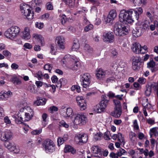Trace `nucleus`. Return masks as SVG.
<instances>
[{"instance_id": "1", "label": "nucleus", "mask_w": 158, "mask_h": 158, "mask_svg": "<svg viewBox=\"0 0 158 158\" xmlns=\"http://www.w3.org/2000/svg\"><path fill=\"white\" fill-rule=\"evenodd\" d=\"M133 9H131L125 11H121L119 16L120 22L126 24L133 22L135 18L133 15Z\"/></svg>"}, {"instance_id": "2", "label": "nucleus", "mask_w": 158, "mask_h": 158, "mask_svg": "<svg viewBox=\"0 0 158 158\" xmlns=\"http://www.w3.org/2000/svg\"><path fill=\"white\" fill-rule=\"evenodd\" d=\"M20 10L22 15L25 18H27L29 20H31L33 18V12L28 5L25 3L21 4Z\"/></svg>"}, {"instance_id": "3", "label": "nucleus", "mask_w": 158, "mask_h": 158, "mask_svg": "<svg viewBox=\"0 0 158 158\" xmlns=\"http://www.w3.org/2000/svg\"><path fill=\"white\" fill-rule=\"evenodd\" d=\"M20 29L16 26H13L7 29L4 32L5 36L8 39L13 40L19 35Z\"/></svg>"}, {"instance_id": "4", "label": "nucleus", "mask_w": 158, "mask_h": 158, "mask_svg": "<svg viewBox=\"0 0 158 158\" xmlns=\"http://www.w3.org/2000/svg\"><path fill=\"white\" fill-rule=\"evenodd\" d=\"M62 61L63 64H65L68 62L69 64L73 66L74 69L80 67V62L79 61L78 59L76 57L73 56L72 57L69 55H65Z\"/></svg>"}, {"instance_id": "5", "label": "nucleus", "mask_w": 158, "mask_h": 158, "mask_svg": "<svg viewBox=\"0 0 158 158\" xmlns=\"http://www.w3.org/2000/svg\"><path fill=\"white\" fill-rule=\"evenodd\" d=\"M114 31L116 35L122 36L127 34L128 29L122 24L116 23L114 24Z\"/></svg>"}, {"instance_id": "6", "label": "nucleus", "mask_w": 158, "mask_h": 158, "mask_svg": "<svg viewBox=\"0 0 158 158\" xmlns=\"http://www.w3.org/2000/svg\"><path fill=\"white\" fill-rule=\"evenodd\" d=\"M45 151L47 153H52L55 150V145L53 141L49 139L45 140L43 143Z\"/></svg>"}, {"instance_id": "7", "label": "nucleus", "mask_w": 158, "mask_h": 158, "mask_svg": "<svg viewBox=\"0 0 158 158\" xmlns=\"http://www.w3.org/2000/svg\"><path fill=\"white\" fill-rule=\"evenodd\" d=\"M87 118L83 113L77 114L73 116V123L76 125H81L86 123Z\"/></svg>"}, {"instance_id": "8", "label": "nucleus", "mask_w": 158, "mask_h": 158, "mask_svg": "<svg viewBox=\"0 0 158 158\" xmlns=\"http://www.w3.org/2000/svg\"><path fill=\"white\" fill-rule=\"evenodd\" d=\"M34 114L24 113L19 112L18 114V118L15 120V122L17 124H21L23 121H28L31 119Z\"/></svg>"}, {"instance_id": "9", "label": "nucleus", "mask_w": 158, "mask_h": 158, "mask_svg": "<svg viewBox=\"0 0 158 158\" xmlns=\"http://www.w3.org/2000/svg\"><path fill=\"white\" fill-rule=\"evenodd\" d=\"M103 40L105 42L108 43H112L114 41V35L112 32H105L103 35Z\"/></svg>"}, {"instance_id": "10", "label": "nucleus", "mask_w": 158, "mask_h": 158, "mask_svg": "<svg viewBox=\"0 0 158 158\" xmlns=\"http://www.w3.org/2000/svg\"><path fill=\"white\" fill-rule=\"evenodd\" d=\"M81 85L83 87L87 88L88 87L90 83L91 76L88 73H86L81 75Z\"/></svg>"}, {"instance_id": "11", "label": "nucleus", "mask_w": 158, "mask_h": 158, "mask_svg": "<svg viewBox=\"0 0 158 158\" xmlns=\"http://www.w3.org/2000/svg\"><path fill=\"white\" fill-rule=\"evenodd\" d=\"M4 145L5 147L11 152H14L16 153H18L19 152V147L13 143L6 141L4 143Z\"/></svg>"}, {"instance_id": "12", "label": "nucleus", "mask_w": 158, "mask_h": 158, "mask_svg": "<svg viewBox=\"0 0 158 158\" xmlns=\"http://www.w3.org/2000/svg\"><path fill=\"white\" fill-rule=\"evenodd\" d=\"M4 145L5 147L11 152H14L16 153H18L19 152V147L13 143L6 141L4 143Z\"/></svg>"}, {"instance_id": "13", "label": "nucleus", "mask_w": 158, "mask_h": 158, "mask_svg": "<svg viewBox=\"0 0 158 158\" xmlns=\"http://www.w3.org/2000/svg\"><path fill=\"white\" fill-rule=\"evenodd\" d=\"M4 145L5 147L11 152H14L16 153H18L19 152V147L13 143L6 141L4 143Z\"/></svg>"}, {"instance_id": "14", "label": "nucleus", "mask_w": 158, "mask_h": 158, "mask_svg": "<svg viewBox=\"0 0 158 158\" xmlns=\"http://www.w3.org/2000/svg\"><path fill=\"white\" fill-rule=\"evenodd\" d=\"M1 135L0 139L2 141H6L10 139L12 136V134L9 130H5L4 131H0Z\"/></svg>"}, {"instance_id": "15", "label": "nucleus", "mask_w": 158, "mask_h": 158, "mask_svg": "<svg viewBox=\"0 0 158 158\" xmlns=\"http://www.w3.org/2000/svg\"><path fill=\"white\" fill-rule=\"evenodd\" d=\"M75 140L77 144H82L87 142L88 140V136L86 134H79L76 136Z\"/></svg>"}, {"instance_id": "16", "label": "nucleus", "mask_w": 158, "mask_h": 158, "mask_svg": "<svg viewBox=\"0 0 158 158\" xmlns=\"http://www.w3.org/2000/svg\"><path fill=\"white\" fill-rule=\"evenodd\" d=\"M33 38L34 40L41 45V46H44L45 44V41L44 38L42 36L37 34H33Z\"/></svg>"}, {"instance_id": "17", "label": "nucleus", "mask_w": 158, "mask_h": 158, "mask_svg": "<svg viewBox=\"0 0 158 158\" xmlns=\"http://www.w3.org/2000/svg\"><path fill=\"white\" fill-rule=\"evenodd\" d=\"M147 67L150 69L152 72H155L158 70L156 63L152 60H150L147 63Z\"/></svg>"}, {"instance_id": "18", "label": "nucleus", "mask_w": 158, "mask_h": 158, "mask_svg": "<svg viewBox=\"0 0 158 158\" xmlns=\"http://www.w3.org/2000/svg\"><path fill=\"white\" fill-rule=\"evenodd\" d=\"M12 95V93L10 91H5L2 93H0V100H6L11 97Z\"/></svg>"}, {"instance_id": "19", "label": "nucleus", "mask_w": 158, "mask_h": 158, "mask_svg": "<svg viewBox=\"0 0 158 158\" xmlns=\"http://www.w3.org/2000/svg\"><path fill=\"white\" fill-rule=\"evenodd\" d=\"M131 49L136 54L143 53V52H142L141 49V46L138 43H135L132 44Z\"/></svg>"}, {"instance_id": "20", "label": "nucleus", "mask_w": 158, "mask_h": 158, "mask_svg": "<svg viewBox=\"0 0 158 158\" xmlns=\"http://www.w3.org/2000/svg\"><path fill=\"white\" fill-rule=\"evenodd\" d=\"M112 138L114 140H116L118 138V140L121 143H123L124 145L125 144V141L124 138L123 136L122 135L121 133H118V134H114L112 136Z\"/></svg>"}, {"instance_id": "21", "label": "nucleus", "mask_w": 158, "mask_h": 158, "mask_svg": "<svg viewBox=\"0 0 158 158\" xmlns=\"http://www.w3.org/2000/svg\"><path fill=\"white\" fill-rule=\"evenodd\" d=\"M93 52L92 48L88 44H85L82 50V54L84 56L90 54Z\"/></svg>"}, {"instance_id": "22", "label": "nucleus", "mask_w": 158, "mask_h": 158, "mask_svg": "<svg viewBox=\"0 0 158 158\" xmlns=\"http://www.w3.org/2000/svg\"><path fill=\"white\" fill-rule=\"evenodd\" d=\"M56 40L57 41L58 47L62 49H64L65 48V46L64 38L61 36H58L56 37Z\"/></svg>"}, {"instance_id": "23", "label": "nucleus", "mask_w": 158, "mask_h": 158, "mask_svg": "<svg viewBox=\"0 0 158 158\" xmlns=\"http://www.w3.org/2000/svg\"><path fill=\"white\" fill-rule=\"evenodd\" d=\"M73 114V113L72 109L71 108H68L63 113V116L64 118H68L69 117H72Z\"/></svg>"}, {"instance_id": "24", "label": "nucleus", "mask_w": 158, "mask_h": 158, "mask_svg": "<svg viewBox=\"0 0 158 158\" xmlns=\"http://www.w3.org/2000/svg\"><path fill=\"white\" fill-rule=\"evenodd\" d=\"M96 75L98 79L102 80L105 77L106 72L102 69H99L97 71Z\"/></svg>"}, {"instance_id": "25", "label": "nucleus", "mask_w": 158, "mask_h": 158, "mask_svg": "<svg viewBox=\"0 0 158 158\" xmlns=\"http://www.w3.org/2000/svg\"><path fill=\"white\" fill-rule=\"evenodd\" d=\"M30 29L28 27H25L23 32L22 37L25 40H28L31 38Z\"/></svg>"}, {"instance_id": "26", "label": "nucleus", "mask_w": 158, "mask_h": 158, "mask_svg": "<svg viewBox=\"0 0 158 158\" xmlns=\"http://www.w3.org/2000/svg\"><path fill=\"white\" fill-rule=\"evenodd\" d=\"M143 12V9L141 7L136 8L135 10H133V15L135 17V19L138 20L139 17V15L141 14Z\"/></svg>"}, {"instance_id": "27", "label": "nucleus", "mask_w": 158, "mask_h": 158, "mask_svg": "<svg viewBox=\"0 0 158 158\" xmlns=\"http://www.w3.org/2000/svg\"><path fill=\"white\" fill-rule=\"evenodd\" d=\"M22 112L24 113H27L32 114H34V111L31 107L27 106H25L23 107L19 112Z\"/></svg>"}, {"instance_id": "28", "label": "nucleus", "mask_w": 158, "mask_h": 158, "mask_svg": "<svg viewBox=\"0 0 158 158\" xmlns=\"http://www.w3.org/2000/svg\"><path fill=\"white\" fill-rule=\"evenodd\" d=\"M132 33L133 35L135 37L141 36L143 33L139 27H137L133 30Z\"/></svg>"}, {"instance_id": "29", "label": "nucleus", "mask_w": 158, "mask_h": 158, "mask_svg": "<svg viewBox=\"0 0 158 158\" xmlns=\"http://www.w3.org/2000/svg\"><path fill=\"white\" fill-rule=\"evenodd\" d=\"M46 102L45 98L38 97L37 100L34 102V104L35 105L38 106L44 105L45 104Z\"/></svg>"}, {"instance_id": "30", "label": "nucleus", "mask_w": 158, "mask_h": 158, "mask_svg": "<svg viewBox=\"0 0 158 158\" xmlns=\"http://www.w3.org/2000/svg\"><path fill=\"white\" fill-rule=\"evenodd\" d=\"M101 149L98 145L93 146L91 148V152L94 156H97L96 155L100 153Z\"/></svg>"}, {"instance_id": "31", "label": "nucleus", "mask_w": 158, "mask_h": 158, "mask_svg": "<svg viewBox=\"0 0 158 158\" xmlns=\"http://www.w3.org/2000/svg\"><path fill=\"white\" fill-rule=\"evenodd\" d=\"M149 134L150 138H152L153 136L155 137L158 136V127H153L150 130Z\"/></svg>"}, {"instance_id": "32", "label": "nucleus", "mask_w": 158, "mask_h": 158, "mask_svg": "<svg viewBox=\"0 0 158 158\" xmlns=\"http://www.w3.org/2000/svg\"><path fill=\"white\" fill-rule=\"evenodd\" d=\"M122 112V108H114V110L111 113V114L114 117L118 118L120 116Z\"/></svg>"}, {"instance_id": "33", "label": "nucleus", "mask_w": 158, "mask_h": 158, "mask_svg": "<svg viewBox=\"0 0 158 158\" xmlns=\"http://www.w3.org/2000/svg\"><path fill=\"white\" fill-rule=\"evenodd\" d=\"M64 152H71L72 154H74L76 153V151L73 147L69 145H66L64 148Z\"/></svg>"}, {"instance_id": "34", "label": "nucleus", "mask_w": 158, "mask_h": 158, "mask_svg": "<svg viewBox=\"0 0 158 158\" xmlns=\"http://www.w3.org/2000/svg\"><path fill=\"white\" fill-rule=\"evenodd\" d=\"M94 110L97 113H100L105 110L104 108L102 107L100 103L97 104L94 107Z\"/></svg>"}, {"instance_id": "35", "label": "nucleus", "mask_w": 158, "mask_h": 158, "mask_svg": "<svg viewBox=\"0 0 158 158\" xmlns=\"http://www.w3.org/2000/svg\"><path fill=\"white\" fill-rule=\"evenodd\" d=\"M11 81L14 84L16 85H20L22 83L21 80L16 76H14L11 78Z\"/></svg>"}, {"instance_id": "36", "label": "nucleus", "mask_w": 158, "mask_h": 158, "mask_svg": "<svg viewBox=\"0 0 158 158\" xmlns=\"http://www.w3.org/2000/svg\"><path fill=\"white\" fill-rule=\"evenodd\" d=\"M102 135V134L100 132L96 133V134H94L93 136L94 140L97 141L101 140Z\"/></svg>"}, {"instance_id": "37", "label": "nucleus", "mask_w": 158, "mask_h": 158, "mask_svg": "<svg viewBox=\"0 0 158 158\" xmlns=\"http://www.w3.org/2000/svg\"><path fill=\"white\" fill-rule=\"evenodd\" d=\"M136 136V134L132 131H131L129 133V138L132 142L134 143L135 142Z\"/></svg>"}, {"instance_id": "38", "label": "nucleus", "mask_w": 158, "mask_h": 158, "mask_svg": "<svg viewBox=\"0 0 158 158\" xmlns=\"http://www.w3.org/2000/svg\"><path fill=\"white\" fill-rule=\"evenodd\" d=\"M153 87L152 85L147 86L145 92V95L147 96H149L152 92V89Z\"/></svg>"}, {"instance_id": "39", "label": "nucleus", "mask_w": 158, "mask_h": 158, "mask_svg": "<svg viewBox=\"0 0 158 158\" xmlns=\"http://www.w3.org/2000/svg\"><path fill=\"white\" fill-rule=\"evenodd\" d=\"M76 101L78 105L86 103L85 100L82 96H78L76 98Z\"/></svg>"}, {"instance_id": "40", "label": "nucleus", "mask_w": 158, "mask_h": 158, "mask_svg": "<svg viewBox=\"0 0 158 158\" xmlns=\"http://www.w3.org/2000/svg\"><path fill=\"white\" fill-rule=\"evenodd\" d=\"M75 0H63L65 4L70 7H73L74 6V2Z\"/></svg>"}, {"instance_id": "41", "label": "nucleus", "mask_w": 158, "mask_h": 158, "mask_svg": "<svg viewBox=\"0 0 158 158\" xmlns=\"http://www.w3.org/2000/svg\"><path fill=\"white\" fill-rule=\"evenodd\" d=\"M113 101L115 105L114 108H122L121 103L119 100L114 99Z\"/></svg>"}, {"instance_id": "42", "label": "nucleus", "mask_w": 158, "mask_h": 158, "mask_svg": "<svg viewBox=\"0 0 158 158\" xmlns=\"http://www.w3.org/2000/svg\"><path fill=\"white\" fill-rule=\"evenodd\" d=\"M143 32H144L149 29V24L146 23H143L142 25L139 27Z\"/></svg>"}, {"instance_id": "43", "label": "nucleus", "mask_w": 158, "mask_h": 158, "mask_svg": "<svg viewBox=\"0 0 158 158\" xmlns=\"http://www.w3.org/2000/svg\"><path fill=\"white\" fill-rule=\"evenodd\" d=\"M131 60L132 63H138L140 62L141 60L140 57L137 56H133L131 58Z\"/></svg>"}, {"instance_id": "44", "label": "nucleus", "mask_w": 158, "mask_h": 158, "mask_svg": "<svg viewBox=\"0 0 158 158\" xmlns=\"http://www.w3.org/2000/svg\"><path fill=\"white\" fill-rule=\"evenodd\" d=\"M109 101L107 100L104 99L102 100L100 103L105 110L109 104Z\"/></svg>"}, {"instance_id": "45", "label": "nucleus", "mask_w": 158, "mask_h": 158, "mask_svg": "<svg viewBox=\"0 0 158 158\" xmlns=\"http://www.w3.org/2000/svg\"><path fill=\"white\" fill-rule=\"evenodd\" d=\"M108 16L110 17V18H112V19H114L117 16V14L116 12V11L115 10H113L110 11Z\"/></svg>"}, {"instance_id": "46", "label": "nucleus", "mask_w": 158, "mask_h": 158, "mask_svg": "<svg viewBox=\"0 0 158 158\" xmlns=\"http://www.w3.org/2000/svg\"><path fill=\"white\" fill-rule=\"evenodd\" d=\"M79 48V44L78 42H74L72 48L73 51H77Z\"/></svg>"}, {"instance_id": "47", "label": "nucleus", "mask_w": 158, "mask_h": 158, "mask_svg": "<svg viewBox=\"0 0 158 158\" xmlns=\"http://www.w3.org/2000/svg\"><path fill=\"white\" fill-rule=\"evenodd\" d=\"M132 1L134 3L137 5L141 4L144 5L146 3V0H132Z\"/></svg>"}, {"instance_id": "48", "label": "nucleus", "mask_w": 158, "mask_h": 158, "mask_svg": "<svg viewBox=\"0 0 158 158\" xmlns=\"http://www.w3.org/2000/svg\"><path fill=\"white\" fill-rule=\"evenodd\" d=\"M114 19L112 18L109 17L108 15L107 17L105 19V21L107 24H108L109 25L112 24Z\"/></svg>"}, {"instance_id": "49", "label": "nucleus", "mask_w": 158, "mask_h": 158, "mask_svg": "<svg viewBox=\"0 0 158 158\" xmlns=\"http://www.w3.org/2000/svg\"><path fill=\"white\" fill-rule=\"evenodd\" d=\"M127 153L126 151L122 148H120L117 152V153L119 156H121L122 155H124Z\"/></svg>"}, {"instance_id": "50", "label": "nucleus", "mask_w": 158, "mask_h": 158, "mask_svg": "<svg viewBox=\"0 0 158 158\" xmlns=\"http://www.w3.org/2000/svg\"><path fill=\"white\" fill-rule=\"evenodd\" d=\"M140 65V62L138 63H132V68L135 70H137L139 69Z\"/></svg>"}, {"instance_id": "51", "label": "nucleus", "mask_w": 158, "mask_h": 158, "mask_svg": "<svg viewBox=\"0 0 158 158\" xmlns=\"http://www.w3.org/2000/svg\"><path fill=\"white\" fill-rule=\"evenodd\" d=\"M2 54L4 56L6 57L10 58L11 56V53L8 50H5L3 51Z\"/></svg>"}, {"instance_id": "52", "label": "nucleus", "mask_w": 158, "mask_h": 158, "mask_svg": "<svg viewBox=\"0 0 158 158\" xmlns=\"http://www.w3.org/2000/svg\"><path fill=\"white\" fill-rule=\"evenodd\" d=\"M110 132L108 131H107L104 134L103 137L106 140H110V138L109 136Z\"/></svg>"}, {"instance_id": "53", "label": "nucleus", "mask_w": 158, "mask_h": 158, "mask_svg": "<svg viewBox=\"0 0 158 158\" xmlns=\"http://www.w3.org/2000/svg\"><path fill=\"white\" fill-rule=\"evenodd\" d=\"M35 88V86L33 85H29L28 87L27 90L32 93H35L36 92Z\"/></svg>"}, {"instance_id": "54", "label": "nucleus", "mask_w": 158, "mask_h": 158, "mask_svg": "<svg viewBox=\"0 0 158 158\" xmlns=\"http://www.w3.org/2000/svg\"><path fill=\"white\" fill-rule=\"evenodd\" d=\"M143 106L144 107V108L143 109V114L145 116H148V114L147 112L146 108H147L148 105L150 106V104L148 103L147 104L145 105L144 104H143Z\"/></svg>"}, {"instance_id": "55", "label": "nucleus", "mask_w": 158, "mask_h": 158, "mask_svg": "<svg viewBox=\"0 0 158 158\" xmlns=\"http://www.w3.org/2000/svg\"><path fill=\"white\" fill-rule=\"evenodd\" d=\"M93 27V25L91 24H89L85 27L84 31L85 32H87L89 31L92 30Z\"/></svg>"}, {"instance_id": "56", "label": "nucleus", "mask_w": 158, "mask_h": 158, "mask_svg": "<svg viewBox=\"0 0 158 158\" xmlns=\"http://www.w3.org/2000/svg\"><path fill=\"white\" fill-rule=\"evenodd\" d=\"M133 127L134 129L135 130H138L139 129V127L137 123V120L136 119L134 120L133 122Z\"/></svg>"}, {"instance_id": "57", "label": "nucleus", "mask_w": 158, "mask_h": 158, "mask_svg": "<svg viewBox=\"0 0 158 158\" xmlns=\"http://www.w3.org/2000/svg\"><path fill=\"white\" fill-rule=\"evenodd\" d=\"M44 69L48 70L49 72H51L52 67L50 64H45L44 66Z\"/></svg>"}, {"instance_id": "58", "label": "nucleus", "mask_w": 158, "mask_h": 158, "mask_svg": "<svg viewBox=\"0 0 158 158\" xmlns=\"http://www.w3.org/2000/svg\"><path fill=\"white\" fill-rule=\"evenodd\" d=\"M59 125L60 126H63L66 128L69 127V125L67 124L64 121H61L59 123Z\"/></svg>"}, {"instance_id": "59", "label": "nucleus", "mask_w": 158, "mask_h": 158, "mask_svg": "<svg viewBox=\"0 0 158 158\" xmlns=\"http://www.w3.org/2000/svg\"><path fill=\"white\" fill-rule=\"evenodd\" d=\"M88 1L91 2L95 6H98L100 4V2L98 1L95 0H88Z\"/></svg>"}, {"instance_id": "60", "label": "nucleus", "mask_w": 158, "mask_h": 158, "mask_svg": "<svg viewBox=\"0 0 158 158\" xmlns=\"http://www.w3.org/2000/svg\"><path fill=\"white\" fill-rule=\"evenodd\" d=\"M57 107L54 106L51 107L49 108V110L51 113H53L54 112L57 111L58 110Z\"/></svg>"}, {"instance_id": "61", "label": "nucleus", "mask_w": 158, "mask_h": 158, "mask_svg": "<svg viewBox=\"0 0 158 158\" xmlns=\"http://www.w3.org/2000/svg\"><path fill=\"white\" fill-rule=\"evenodd\" d=\"M111 53L112 56L116 57L118 55V52L115 49H112L111 51Z\"/></svg>"}, {"instance_id": "62", "label": "nucleus", "mask_w": 158, "mask_h": 158, "mask_svg": "<svg viewBox=\"0 0 158 158\" xmlns=\"http://www.w3.org/2000/svg\"><path fill=\"white\" fill-rule=\"evenodd\" d=\"M42 129H40L38 130H34L31 132V134L33 135H38L42 132Z\"/></svg>"}, {"instance_id": "63", "label": "nucleus", "mask_w": 158, "mask_h": 158, "mask_svg": "<svg viewBox=\"0 0 158 158\" xmlns=\"http://www.w3.org/2000/svg\"><path fill=\"white\" fill-rule=\"evenodd\" d=\"M67 21V19L66 16L64 15H62L61 16V22L62 24H64L65 23L66 21Z\"/></svg>"}, {"instance_id": "64", "label": "nucleus", "mask_w": 158, "mask_h": 158, "mask_svg": "<svg viewBox=\"0 0 158 158\" xmlns=\"http://www.w3.org/2000/svg\"><path fill=\"white\" fill-rule=\"evenodd\" d=\"M5 114L3 109L0 106V119H2L4 117Z\"/></svg>"}]
</instances>
